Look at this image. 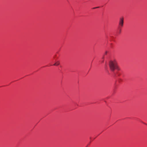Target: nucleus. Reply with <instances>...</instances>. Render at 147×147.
Returning a JSON list of instances; mask_svg holds the SVG:
<instances>
[{
  "instance_id": "2",
  "label": "nucleus",
  "mask_w": 147,
  "mask_h": 147,
  "mask_svg": "<svg viewBox=\"0 0 147 147\" xmlns=\"http://www.w3.org/2000/svg\"><path fill=\"white\" fill-rule=\"evenodd\" d=\"M124 18L123 17H121L119 19V28H121L123 25Z\"/></svg>"
},
{
  "instance_id": "5",
  "label": "nucleus",
  "mask_w": 147,
  "mask_h": 147,
  "mask_svg": "<svg viewBox=\"0 0 147 147\" xmlns=\"http://www.w3.org/2000/svg\"><path fill=\"white\" fill-rule=\"evenodd\" d=\"M102 59H103V61H102V62H104V57H102Z\"/></svg>"
},
{
  "instance_id": "4",
  "label": "nucleus",
  "mask_w": 147,
  "mask_h": 147,
  "mask_svg": "<svg viewBox=\"0 0 147 147\" xmlns=\"http://www.w3.org/2000/svg\"><path fill=\"white\" fill-rule=\"evenodd\" d=\"M121 28H119V33H121Z\"/></svg>"
},
{
  "instance_id": "3",
  "label": "nucleus",
  "mask_w": 147,
  "mask_h": 147,
  "mask_svg": "<svg viewBox=\"0 0 147 147\" xmlns=\"http://www.w3.org/2000/svg\"><path fill=\"white\" fill-rule=\"evenodd\" d=\"M59 61H57V62H56V63H54L53 64V65H55V66H57V65H59Z\"/></svg>"
},
{
  "instance_id": "1",
  "label": "nucleus",
  "mask_w": 147,
  "mask_h": 147,
  "mask_svg": "<svg viewBox=\"0 0 147 147\" xmlns=\"http://www.w3.org/2000/svg\"><path fill=\"white\" fill-rule=\"evenodd\" d=\"M109 67L112 71H114L115 69L119 70L120 68L117 65V63L115 60L110 61L109 64Z\"/></svg>"
},
{
  "instance_id": "7",
  "label": "nucleus",
  "mask_w": 147,
  "mask_h": 147,
  "mask_svg": "<svg viewBox=\"0 0 147 147\" xmlns=\"http://www.w3.org/2000/svg\"><path fill=\"white\" fill-rule=\"evenodd\" d=\"M107 51H106V52L105 53V54H107Z\"/></svg>"
},
{
  "instance_id": "6",
  "label": "nucleus",
  "mask_w": 147,
  "mask_h": 147,
  "mask_svg": "<svg viewBox=\"0 0 147 147\" xmlns=\"http://www.w3.org/2000/svg\"><path fill=\"white\" fill-rule=\"evenodd\" d=\"M98 7H94L93 8V9H95V8H98Z\"/></svg>"
}]
</instances>
